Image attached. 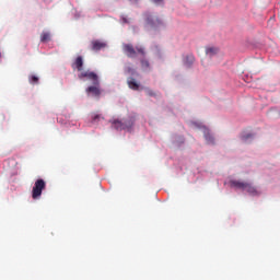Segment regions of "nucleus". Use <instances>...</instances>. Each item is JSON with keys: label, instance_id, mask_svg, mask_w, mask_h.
Wrapping results in <instances>:
<instances>
[{"label": "nucleus", "instance_id": "f257e3e1", "mask_svg": "<svg viewBox=\"0 0 280 280\" xmlns=\"http://www.w3.org/2000/svg\"><path fill=\"white\" fill-rule=\"evenodd\" d=\"M230 187L241 189L249 194V196H259V190H257L250 183L241 182L237 179L230 180Z\"/></svg>", "mask_w": 280, "mask_h": 280}, {"label": "nucleus", "instance_id": "f03ea898", "mask_svg": "<svg viewBox=\"0 0 280 280\" xmlns=\"http://www.w3.org/2000/svg\"><path fill=\"white\" fill-rule=\"evenodd\" d=\"M122 51L125 55H127L129 58L137 57V54H140L142 56H145V51L143 47H133L132 44H122Z\"/></svg>", "mask_w": 280, "mask_h": 280}, {"label": "nucleus", "instance_id": "7ed1b4c3", "mask_svg": "<svg viewBox=\"0 0 280 280\" xmlns=\"http://www.w3.org/2000/svg\"><path fill=\"white\" fill-rule=\"evenodd\" d=\"M46 186H47V184H46L45 179L38 178L32 188V198L35 200L39 199L40 196H43V191L46 189Z\"/></svg>", "mask_w": 280, "mask_h": 280}, {"label": "nucleus", "instance_id": "20e7f679", "mask_svg": "<svg viewBox=\"0 0 280 280\" xmlns=\"http://www.w3.org/2000/svg\"><path fill=\"white\" fill-rule=\"evenodd\" d=\"M78 79L81 81H90L93 85H100L98 75L96 72H92L90 70L79 72Z\"/></svg>", "mask_w": 280, "mask_h": 280}, {"label": "nucleus", "instance_id": "39448f33", "mask_svg": "<svg viewBox=\"0 0 280 280\" xmlns=\"http://www.w3.org/2000/svg\"><path fill=\"white\" fill-rule=\"evenodd\" d=\"M132 125H133L132 118L124 119V120L115 119L113 121V128L116 129L117 131L129 130L132 127Z\"/></svg>", "mask_w": 280, "mask_h": 280}, {"label": "nucleus", "instance_id": "423d86ee", "mask_svg": "<svg viewBox=\"0 0 280 280\" xmlns=\"http://www.w3.org/2000/svg\"><path fill=\"white\" fill-rule=\"evenodd\" d=\"M144 16H145L147 25H149L150 27L156 28L160 25H162V21H161L160 18H155V16H153L152 14H150L148 12L144 13Z\"/></svg>", "mask_w": 280, "mask_h": 280}, {"label": "nucleus", "instance_id": "0eeeda50", "mask_svg": "<svg viewBox=\"0 0 280 280\" xmlns=\"http://www.w3.org/2000/svg\"><path fill=\"white\" fill-rule=\"evenodd\" d=\"M84 61L82 56H78L74 61L72 62L71 67L73 70H77L79 72L83 71Z\"/></svg>", "mask_w": 280, "mask_h": 280}, {"label": "nucleus", "instance_id": "6e6552de", "mask_svg": "<svg viewBox=\"0 0 280 280\" xmlns=\"http://www.w3.org/2000/svg\"><path fill=\"white\" fill-rule=\"evenodd\" d=\"M107 44L106 43H102L100 40H93L91 42V50L94 52H97L100 50H102L103 48H106Z\"/></svg>", "mask_w": 280, "mask_h": 280}, {"label": "nucleus", "instance_id": "1a4fd4ad", "mask_svg": "<svg viewBox=\"0 0 280 280\" xmlns=\"http://www.w3.org/2000/svg\"><path fill=\"white\" fill-rule=\"evenodd\" d=\"M127 83H128V86H129L130 90H132V91H139L140 90V83L137 81V79L130 77V78H128Z\"/></svg>", "mask_w": 280, "mask_h": 280}, {"label": "nucleus", "instance_id": "9d476101", "mask_svg": "<svg viewBox=\"0 0 280 280\" xmlns=\"http://www.w3.org/2000/svg\"><path fill=\"white\" fill-rule=\"evenodd\" d=\"M98 86L100 85L90 86V88L86 89V92L98 97L101 95V91H100Z\"/></svg>", "mask_w": 280, "mask_h": 280}, {"label": "nucleus", "instance_id": "9b49d317", "mask_svg": "<svg viewBox=\"0 0 280 280\" xmlns=\"http://www.w3.org/2000/svg\"><path fill=\"white\" fill-rule=\"evenodd\" d=\"M218 52H219V48H218V47L211 46V47H207V48H206V54H207V56H209V57H213V56H215Z\"/></svg>", "mask_w": 280, "mask_h": 280}, {"label": "nucleus", "instance_id": "f8f14e48", "mask_svg": "<svg viewBox=\"0 0 280 280\" xmlns=\"http://www.w3.org/2000/svg\"><path fill=\"white\" fill-rule=\"evenodd\" d=\"M194 61H195L194 56L192 55H188V56L185 57L184 63L187 67H191Z\"/></svg>", "mask_w": 280, "mask_h": 280}, {"label": "nucleus", "instance_id": "ddd939ff", "mask_svg": "<svg viewBox=\"0 0 280 280\" xmlns=\"http://www.w3.org/2000/svg\"><path fill=\"white\" fill-rule=\"evenodd\" d=\"M50 40V33L49 32H43L40 35V42L46 43Z\"/></svg>", "mask_w": 280, "mask_h": 280}, {"label": "nucleus", "instance_id": "4468645a", "mask_svg": "<svg viewBox=\"0 0 280 280\" xmlns=\"http://www.w3.org/2000/svg\"><path fill=\"white\" fill-rule=\"evenodd\" d=\"M140 66L145 71L150 69V63L148 59H140Z\"/></svg>", "mask_w": 280, "mask_h": 280}, {"label": "nucleus", "instance_id": "2eb2a0df", "mask_svg": "<svg viewBox=\"0 0 280 280\" xmlns=\"http://www.w3.org/2000/svg\"><path fill=\"white\" fill-rule=\"evenodd\" d=\"M28 82L31 84H37L39 82V78L35 74H30L28 75Z\"/></svg>", "mask_w": 280, "mask_h": 280}, {"label": "nucleus", "instance_id": "dca6fc26", "mask_svg": "<svg viewBox=\"0 0 280 280\" xmlns=\"http://www.w3.org/2000/svg\"><path fill=\"white\" fill-rule=\"evenodd\" d=\"M205 139L207 140V142L209 144H214V137L212 135H210L209 132L205 133Z\"/></svg>", "mask_w": 280, "mask_h": 280}, {"label": "nucleus", "instance_id": "f3484780", "mask_svg": "<svg viewBox=\"0 0 280 280\" xmlns=\"http://www.w3.org/2000/svg\"><path fill=\"white\" fill-rule=\"evenodd\" d=\"M101 118H103V117L97 114H92V116H91L92 122H98L101 120Z\"/></svg>", "mask_w": 280, "mask_h": 280}, {"label": "nucleus", "instance_id": "a211bd4d", "mask_svg": "<svg viewBox=\"0 0 280 280\" xmlns=\"http://www.w3.org/2000/svg\"><path fill=\"white\" fill-rule=\"evenodd\" d=\"M147 94L149 96H155L156 95L155 92L152 89H147Z\"/></svg>", "mask_w": 280, "mask_h": 280}, {"label": "nucleus", "instance_id": "6ab92c4d", "mask_svg": "<svg viewBox=\"0 0 280 280\" xmlns=\"http://www.w3.org/2000/svg\"><path fill=\"white\" fill-rule=\"evenodd\" d=\"M250 138H253V136H252V135L243 136V140H244V141H247V140H249Z\"/></svg>", "mask_w": 280, "mask_h": 280}, {"label": "nucleus", "instance_id": "aec40b11", "mask_svg": "<svg viewBox=\"0 0 280 280\" xmlns=\"http://www.w3.org/2000/svg\"><path fill=\"white\" fill-rule=\"evenodd\" d=\"M152 2L155 3V4H162L163 0H152Z\"/></svg>", "mask_w": 280, "mask_h": 280}, {"label": "nucleus", "instance_id": "412c9836", "mask_svg": "<svg viewBox=\"0 0 280 280\" xmlns=\"http://www.w3.org/2000/svg\"><path fill=\"white\" fill-rule=\"evenodd\" d=\"M122 23H129V20L126 16L121 18Z\"/></svg>", "mask_w": 280, "mask_h": 280}, {"label": "nucleus", "instance_id": "4be33fe9", "mask_svg": "<svg viewBox=\"0 0 280 280\" xmlns=\"http://www.w3.org/2000/svg\"><path fill=\"white\" fill-rule=\"evenodd\" d=\"M132 4H137L139 0H129Z\"/></svg>", "mask_w": 280, "mask_h": 280}]
</instances>
